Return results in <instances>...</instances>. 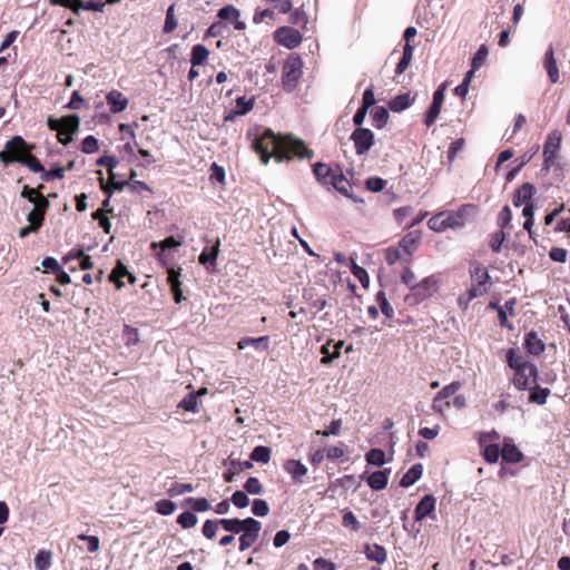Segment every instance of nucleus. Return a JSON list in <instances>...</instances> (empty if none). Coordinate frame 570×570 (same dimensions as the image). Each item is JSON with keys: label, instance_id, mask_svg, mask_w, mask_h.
Segmentation results:
<instances>
[{"label": "nucleus", "instance_id": "e2e57ef3", "mask_svg": "<svg viewBox=\"0 0 570 570\" xmlns=\"http://www.w3.org/2000/svg\"><path fill=\"white\" fill-rule=\"evenodd\" d=\"M77 539L87 541V550L91 553L97 552L100 547V540L97 535L78 534Z\"/></svg>", "mask_w": 570, "mask_h": 570}, {"label": "nucleus", "instance_id": "338daca9", "mask_svg": "<svg viewBox=\"0 0 570 570\" xmlns=\"http://www.w3.org/2000/svg\"><path fill=\"white\" fill-rule=\"evenodd\" d=\"M81 150L85 154H92L98 150V139L94 136H87L81 144Z\"/></svg>", "mask_w": 570, "mask_h": 570}, {"label": "nucleus", "instance_id": "13d9d810", "mask_svg": "<svg viewBox=\"0 0 570 570\" xmlns=\"http://www.w3.org/2000/svg\"><path fill=\"white\" fill-rule=\"evenodd\" d=\"M244 489L249 494H261L263 492V485L256 476H250L244 484Z\"/></svg>", "mask_w": 570, "mask_h": 570}, {"label": "nucleus", "instance_id": "b1692460", "mask_svg": "<svg viewBox=\"0 0 570 570\" xmlns=\"http://www.w3.org/2000/svg\"><path fill=\"white\" fill-rule=\"evenodd\" d=\"M364 552L368 560L375 561L379 564L384 563L387 559V552L385 548L377 543L366 544Z\"/></svg>", "mask_w": 570, "mask_h": 570}, {"label": "nucleus", "instance_id": "de8ad7c7", "mask_svg": "<svg viewBox=\"0 0 570 570\" xmlns=\"http://www.w3.org/2000/svg\"><path fill=\"white\" fill-rule=\"evenodd\" d=\"M186 503L196 512H205L210 509V504L206 498H188Z\"/></svg>", "mask_w": 570, "mask_h": 570}, {"label": "nucleus", "instance_id": "5701e85b", "mask_svg": "<svg viewBox=\"0 0 570 570\" xmlns=\"http://www.w3.org/2000/svg\"><path fill=\"white\" fill-rule=\"evenodd\" d=\"M330 187L335 188L346 197H351L350 190L352 186L348 179L344 176L340 166H337V170H335L334 177L331 179Z\"/></svg>", "mask_w": 570, "mask_h": 570}, {"label": "nucleus", "instance_id": "1a4fd4ad", "mask_svg": "<svg viewBox=\"0 0 570 570\" xmlns=\"http://www.w3.org/2000/svg\"><path fill=\"white\" fill-rule=\"evenodd\" d=\"M303 73V60L296 55L292 53L285 60L282 70V82L286 91H293Z\"/></svg>", "mask_w": 570, "mask_h": 570}, {"label": "nucleus", "instance_id": "a211bd4d", "mask_svg": "<svg viewBox=\"0 0 570 570\" xmlns=\"http://www.w3.org/2000/svg\"><path fill=\"white\" fill-rule=\"evenodd\" d=\"M107 104L110 106L112 114L124 111L128 106L127 97L119 90L112 89L106 96Z\"/></svg>", "mask_w": 570, "mask_h": 570}, {"label": "nucleus", "instance_id": "7ed1b4c3", "mask_svg": "<svg viewBox=\"0 0 570 570\" xmlns=\"http://www.w3.org/2000/svg\"><path fill=\"white\" fill-rule=\"evenodd\" d=\"M507 362L514 370V385L520 390H528L529 402H534V365L523 361V357L513 348L508 351Z\"/></svg>", "mask_w": 570, "mask_h": 570}, {"label": "nucleus", "instance_id": "0e129e2a", "mask_svg": "<svg viewBox=\"0 0 570 570\" xmlns=\"http://www.w3.org/2000/svg\"><path fill=\"white\" fill-rule=\"evenodd\" d=\"M98 166L108 168L109 175L114 177V168L118 165V159L115 156L104 155L97 160Z\"/></svg>", "mask_w": 570, "mask_h": 570}, {"label": "nucleus", "instance_id": "4d7b16f0", "mask_svg": "<svg viewBox=\"0 0 570 570\" xmlns=\"http://www.w3.org/2000/svg\"><path fill=\"white\" fill-rule=\"evenodd\" d=\"M289 22L292 24L302 26L303 28L306 27L308 22L306 12L301 8L295 9L289 16Z\"/></svg>", "mask_w": 570, "mask_h": 570}, {"label": "nucleus", "instance_id": "7c9ffc66", "mask_svg": "<svg viewBox=\"0 0 570 570\" xmlns=\"http://www.w3.org/2000/svg\"><path fill=\"white\" fill-rule=\"evenodd\" d=\"M501 456L505 462L517 463L522 460L523 455L515 445L505 443L501 450Z\"/></svg>", "mask_w": 570, "mask_h": 570}, {"label": "nucleus", "instance_id": "58836bf2", "mask_svg": "<svg viewBox=\"0 0 570 570\" xmlns=\"http://www.w3.org/2000/svg\"><path fill=\"white\" fill-rule=\"evenodd\" d=\"M250 460L261 463H267L271 460V449L258 445L250 453Z\"/></svg>", "mask_w": 570, "mask_h": 570}, {"label": "nucleus", "instance_id": "ea45409f", "mask_svg": "<svg viewBox=\"0 0 570 570\" xmlns=\"http://www.w3.org/2000/svg\"><path fill=\"white\" fill-rule=\"evenodd\" d=\"M488 53V47L485 45H481L471 61V70H473V72L484 65Z\"/></svg>", "mask_w": 570, "mask_h": 570}, {"label": "nucleus", "instance_id": "5fc2aeb1", "mask_svg": "<svg viewBox=\"0 0 570 570\" xmlns=\"http://www.w3.org/2000/svg\"><path fill=\"white\" fill-rule=\"evenodd\" d=\"M26 167H28L33 173H42L43 166L41 165L40 160L32 155V151H29L27 157L24 158L23 163L21 164Z\"/></svg>", "mask_w": 570, "mask_h": 570}, {"label": "nucleus", "instance_id": "4be33fe9", "mask_svg": "<svg viewBox=\"0 0 570 570\" xmlns=\"http://www.w3.org/2000/svg\"><path fill=\"white\" fill-rule=\"evenodd\" d=\"M179 276H180V269H178V271H176L175 268L168 269L167 283L170 286V291L174 295L175 303H177V304H179L184 299H186L183 296V289H181V283L179 281Z\"/></svg>", "mask_w": 570, "mask_h": 570}, {"label": "nucleus", "instance_id": "4468645a", "mask_svg": "<svg viewBox=\"0 0 570 570\" xmlns=\"http://www.w3.org/2000/svg\"><path fill=\"white\" fill-rule=\"evenodd\" d=\"M262 530V523L258 520L253 521V525L246 528L238 538L239 541V551L244 552L249 549L259 538V532Z\"/></svg>", "mask_w": 570, "mask_h": 570}, {"label": "nucleus", "instance_id": "a19ab883", "mask_svg": "<svg viewBox=\"0 0 570 570\" xmlns=\"http://www.w3.org/2000/svg\"><path fill=\"white\" fill-rule=\"evenodd\" d=\"M20 195L33 205L40 203L41 198H47L41 191H39V188H31L27 185L23 186Z\"/></svg>", "mask_w": 570, "mask_h": 570}, {"label": "nucleus", "instance_id": "680f3d73", "mask_svg": "<svg viewBox=\"0 0 570 570\" xmlns=\"http://www.w3.org/2000/svg\"><path fill=\"white\" fill-rule=\"evenodd\" d=\"M441 108H442V106H439L436 104H431V106L429 107V109L425 114V118H424L425 126L431 127L435 122L436 118L440 115Z\"/></svg>", "mask_w": 570, "mask_h": 570}, {"label": "nucleus", "instance_id": "412c9836", "mask_svg": "<svg viewBox=\"0 0 570 570\" xmlns=\"http://www.w3.org/2000/svg\"><path fill=\"white\" fill-rule=\"evenodd\" d=\"M391 474V469H383L380 471H375L367 476V484L374 491H380L386 488L389 478Z\"/></svg>", "mask_w": 570, "mask_h": 570}, {"label": "nucleus", "instance_id": "a18cd8bd", "mask_svg": "<svg viewBox=\"0 0 570 570\" xmlns=\"http://www.w3.org/2000/svg\"><path fill=\"white\" fill-rule=\"evenodd\" d=\"M461 383L459 381H454L448 385H445L438 394L435 395L438 400L448 401L452 395H454L460 389Z\"/></svg>", "mask_w": 570, "mask_h": 570}, {"label": "nucleus", "instance_id": "2eb2a0df", "mask_svg": "<svg viewBox=\"0 0 570 570\" xmlns=\"http://www.w3.org/2000/svg\"><path fill=\"white\" fill-rule=\"evenodd\" d=\"M254 518H246V519H222V528L232 533V534H240L243 531L246 530V528L253 525Z\"/></svg>", "mask_w": 570, "mask_h": 570}, {"label": "nucleus", "instance_id": "bf43d9fd", "mask_svg": "<svg viewBox=\"0 0 570 570\" xmlns=\"http://www.w3.org/2000/svg\"><path fill=\"white\" fill-rule=\"evenodd\" d=\"M342 524L345 528L352 529L353 531H358L361 529V523L352 511H346L343 514Z\"/></svg>", "mask_w": 570, "mask_h": 570}, {"label": "nucleus", "instance_id": "6e6552de", "mask_svg": "<svg viewBox=\"0 0 570 570\" xmlns=\"http://www.w3.org/2000/svg\"><path fill=\"white\" fill-rule=\"evenodd\" d=\"M533 185L530 183H525L522 186H520L514 195H513V205L519 207L521 205H524L522 214L525 217V220L523 223V228L528 232L529 237L532 238V224H533V204L531 202L532 195H533Z\"/></svg>", "mask_w": 570, "mask_h": 570}, {"label": "nucleus", "instance_id": "4c0bfd02", "mask_svg": "<svg viewBox=\"0 0 570 570\" xmlns=\"http://www.w3.org/2000/svg\"><path fill=\"white\" fill-rule=\"evenodd\" d=\"M365 459L368 464L381 466L385 463V452L382 449H371Z\"/></svg>", "mask_w": 570, "mask_h": 570}, {"label": "nucleus", "instance_id": "9d476101", "mask_svg": "<svg viewBox=\"0 0 570 570\" xmlns=\"http://www.w3.org/2000/svg\"><path fill=\"white\" fill-rule=\"evenodd\" d=\"M355 153L358 156L365 155L374 145V134L368 128L357 127L351 135Z\"/></svg>", "mask_w": 570, "mask_h": 570}, {"label": "nucleus", "instance_id": "e433bc0d", "mask_svg": "<svg viewBox=\"0 0 570 570\" xmlns=\"http://www.w3.org/2000/svg\"><path fill=\"white\" fill-rule=\"evenodd\" d=\"M51 551L40 550L35 558L37 570H47L51 566Z\"/></svg>", "mask_w": 570, "mask_h": 570}, {"label": "nucleus", "instance_id": "49530a36", "mask_svg": "<svg viewBox=\"0 0 570 570\" xmlns=\"http://www.w3.org/2000/svg\"><path fill=\"white\" fill-rule=\"evenodd\" d=\"M197 521H198L197 517L193 512H189V511L183 512L177 518V523L183 529H190V528L195 527L197 524Z\"/></svg>", "mask_w": 570, "mask_h": 570}, {"label": "nucleus", "instance_id": "3c124183", "mask_svg": "<svg viewBox=\"0 0 570 570\" xmlns=\"http://www.w3.org/2000/svg\"><path fill=\"white\" fill-rule=\"evenodd\" d=\"M511 217V209L505 205L498 215L497 223L499 228L502 230L508 229L510 227Z\"/></svg>", "mask_w": 570, "mask_h": 570}, {"label": "nucleus", "instance_id": "864d4df0", "mask_svg": "<svg viewBox=\"0 0 570 570\" xmlns=\"http://www.w3.org/2000/svg\"><path fill=\"white\" fill-rule=\"evenodd\" d=\"M217 16L222 20H237V18H239V16H240V12L237 8L229 4V6L223 7L218 11Z\"/></svg>", "mask_w": 570, "mask_h": 570}, {"label": "nucleus", "instance_id": "a878e982", "mask_svg": "<svg viewBox=\"0 0 570 570\" xmlns=\"http://www.w3.org/2000/svg\"><path fill=\"white\" fill-rule=\"evenodd\" d=\"M423 473V465L421 463H416L411 466V469L402 476L400 481V485L403 488H409L413 485Z\"/></svg>", "mask_w": 570, "mask_h": 570}, {"label": "nucleus", "instance_id": "6e6d98bb", "mask_svg": "<svg viewBox=\"0 0 570 570\" xmlns=\"http://www.w3.org/2000/svg\"><path fill=\"white\" fill-rule=\"evenodd\" d=\"M352 273L360 281L364 288H367L370 285V277L367 272L358 266L355 262H352Z\"/></svg>", "mask_w": 570, "mask_h": 570}, {"label": "nucleus", "instance_id": "9b49d317", "mask_svg": "<svg viewBox=\"0 0 570 570\" xmlns=\"http://www.w3.org/2000/svg\"><path fill=\"white\" fill-rule=\"evenodd\" d=\"M50 204L47 198H41L40 203L33 205L32 210L28 214L27 220L29 222V226L22 228L20 232L21 236H24L30 230H37L42 226L45 220V214L49 208Z\"/></svg>", "mask_w": 570, "mask_h": 570}, {"label": "nucleus", "instance_id": "ddd939ff", "mask_svg": "<svg viewBox=\"0 0 570 570\" xmlns=\"http://www.w3.org/2000/svg\"><path fill=\"white\" fill-rule=\"evenodd\" d=\"M80 126V118L77 115H69L62 117V124L58 130V141L65 146L71 142L72 135L78 131Z\"/></svg>", "mask_w": 570, "mask_h": 570}, {"label": "nucleus", "instance_id": "c85d7f7f", "mask_svg": "<svg viewBox=\"0 0 570 570\" xmlns=\"http://www.w3.org/2000/svg\"><path fill=\"white\" fill-rule=\"evenodd\" d=\"M413 51L414 47L411 43H404L402 58L400 59L395 68L396 75H401L407 69L413 59Z\"/></svg>", "mask_w": 570, "mask_h": 570}, {"label": "nucleus", "instance_id": "473e14b6", "mask_svg": "<svg viewBox=\"0 0 570 570\" xmlns=\"http://www.w3.org/2000/svg\"><path fill=\"white\" fill-rule=\"evenodd\" d=\"M209 56V50L203 45H195L191 49L190 62L193 67L200 66Z\"/></svg>", "mask_w": 570, "mask_h": 570}, {"label": "nucleus", "instance_id": "c756f323", "mask_svg": "<svg viewBox=\"0 0 570 570\" xmlns=\"http://www.w3.org/2000/svg\"><path fill=\"white\" fill-rule=\"evenodd\" d=\"M128 273L129 272L127 267L120 261H118L116 267L109 275V281L112 282L118 289H120L125 286L122 278L126 277Z\"/></svg>", "mask_w": 570, "mask_h": 570}, {"label": "nucleus", "instance_id": "f8f14e48", "mask_svg": "<svg viewBox=\"0 0 570 570\" xmlns=\"http://www.w3.org/2000/svg\"><path fill=\"white\" fill-rule=\"evenodd\" d=\"M274 39L287 49H295L302 43L303 36L292 27H279L274 33Z\"/></svg>", "mask_w": 570, "mask_h": 570}, {"label": "nucleus", "instance_id": "79ce46f5", "mask_svg": "<svg viewBox=\"0 0 570 570\" xmlns=\"http://www.w3.org/2000/svg\"><path fill=\"white\" fill-rule=\"evenodd\" d=\"M176 508H177L176 503L170 500H167V499L159 500L155 503L156 512L161 515L173 514L175 512Z\"/></svg>", "mask_w": 570, "mask_h": 570}, {"label": "nucleus", "instance_id": "603ef678", "mask_svg": "<svg viewBox=\"0 0 570 570\" xmlns=\"http://www.w3.org/2000/svg\"><path fill=\"white\" fill-rule=\"evenodd\" d=\"M66 168L65 167H56L50 170H46L41 173L42 181H51L53 179H61L65 177Z\"/></svg>", "mask_w": 570, "mask_h": 570}, {"label": "nucleus", "instance_id": "f704fd0d", "mask_svg": "<svg viewBox=\"0 0 570 570\" xmlns=\"http://www.w3.org/2000/svg\"><path fill=\"white\" fill-rule=\"evenodd\" d=\"M219 522H222V519L206 520L202 528L203 535L208 540L215 539L218 529L222 528Z\"/></svg>", "mask_w": 570, "mask_h": 570}, {"label": "nucleus", "instance_id": "8fccbe9b", "mask_svg": "<svg viewBox=\"0 0 570 570\" xmlns=\"http://www.w3.org/2000/svg\"><path fill=\"white\" fill-rule=\"evenodd\" d=\"M376 302L380 304V308L386 317H389V318L393 317L394 309L387 302L385 293L383 291L377 292Z\"/></svg>", "mask_w": 570, "mask_h": 570}, {"label": "nucleus", "instance_id": "c9c22d12", "mask_svg": "<svg viewBox=\"0 0 570 570\" xmlns=\"http://www.w3.org/2000/svg\"><path fill=\"white\" fill-rule=\"evenodd\" d=\"M178 409H183L187 412H198V400L195 392L188 393L178 404Z\"/></svg>", "mask_w": 570, "mask_h": 570}, {"label": "nucleus", "instance_id": "cd10ccee", "mask_svg": "<svg viewBox=\"0 0 570 570\" xmlns=\"http://www.w3.org/2000/svg\"><path fill=\"white\" fill-rule=\"evenodd\" d=\"M490 435H484L480 439V444L484 448L483 449V456L489 463H495L500 455L501 450L498 444H485V439Z\"/></svg>", "mask_w": 570, "mask_h": 570}, {"label": "nucleus", "instance_id": "6ab92c4d", "mask_svg": "<svg viewBox=\"0 0 570 570\" xmlns=\"http://www.w3.org/2000/svg\"><path fill=\"white\" fill-rule=\"evenodd\" d=\"M337 166L331 167L325 163H316L313 166V173L316 179L323 185L330 188V183L332 177H334L335 170H337Z\"/></svg>", "mask_w": 570, "mask_h": 570}, {"label": "nucleus", "instance_id": "774afa93", "mask_svg": "<svg viewBox=\"0 0 570 570\" xmlns=\"http://www.w3.org/2000/svg\"><path fill=\"white\" fill-rule=\"evenodd\" d=\"M233 504L239 509L246 508L249 504L247 494L243 491H235L230 498Z\"/></svg>", "mask_w": 570, "mask_h": 570}, {"label": "nucleus", "instance_id": "0eeeda50", "mask_svg": "<svg viewBox=\"0 0 570 570\" xmlns=\"http://www.w3.org/2000/svg\"><path fill=\"white\" fill-rule=\"evenodd\" d=\"M439 287V279L433 275L428 276L410 287V293L405 295L404 302L407 306H416L438 293Z\"/></svg>", "mask_w": 570, "mask_h": 570}, {"label": "nucleus", "instance_id": "39448f33", "mask_svg": "<svg viewBox=\"0 0 570 570\" xmlns=\"http://www.w3.org/2000/svg\"><path fill=\"white\" fill-rule=\"evenodd\" d=\"M473 208L472 205H463L458 210H444L433 215L428 226L430 229L442 233L446 229H458L465 225L466 209Z\"/></svg>", "mask_w": 570, "mask_h": 570}, {"label": "nucleus", "instance_id": "72a5a7b5", "mask_svg": "<svg viewBox=\"0 0 570 570\" xmlns=\"http://www.w3.org/2000/svg\"><path fill=\"white\" fill-rule=\"evenodd\" d=\"M389 111L385 107L379 106L372 112L373 126L377 129H382L389 120Z\"/></svg>", "mask_w": 570, "mask_h": 570}, {"label": "nucleus", "instance_id": "f257e3e1", "mask_svg": "<svg viewBox=\"0 0 570 570\" xmlns=\"http://www.w3.org/2000/svg\"><path fill=\"white\" fill-rule=\"evenodd\" d=\"M252 147L264 165H267L272 157L276 161L291 160L293 157L312 158L314 153L306 144L293 135H276L272 129L266 128L256 137Z\"/></svg>", "mask_w": 570, "mask_h": 570}, {"label": "nucleus", "instance_id": "423d86ee", "mask_svg": "<svg viewBox=\"0 0 570 570\" xmlns=\"http://www.w3.org/2000/svg\"><path fill=\"white\" fill-rule=\"evenodd\" d=\"M35 149V145L28 144L21 136H13L0 151V161L3 166L13 163L22 164L29 151Z\"/></svg>", "mask_w": 570, "mask_h": 570}, {"label": "nucleus", "instance_id": "052dcab7", "mask_svg": "<svg viewBox=\"0 0 570 570\" xmlns=\"http://www.w3.org/2000/svg\"><path fill=\"white\" fill-rule=\"evenodd\" d=\"M252 511L256 517H265L269 512V507L265 500L255 499L253 501Z\"/></svg>", "mask_w": 570, "mask_h": 570}, {"label": "nucleus", "instance_id": "09e8293b", "mask_svg": "<svg viewBox=\"0 0 570 570\" xmlns=\"http://www.w3.org/2000/svg\"><path fill=\"white\" fill-rule=\"evenodd\" d=\"M218 253L219 252H202L199 255V263L203 264L208 271H214Z\"/></svg>", "mask_w": 570, "mask_h": 570}, {"label": "nucleus", "instance_id": "393cba45", "mask_svg": "<svg viewBox=\"0 0 570 570\" xmlns=\"http://www.w3.org/2000/svg\"><path fill=\"white\" fill-rule=\"evenodd\" d=\"M238 348L244 350L245 347L252 345L256 350L266 351L269 346V336H261L257 338L254 337H243L238 343Z\"/></svg>", "mask_w": 570, "mask_h": 570}, {"label": "nucleus", "instance_id": "37998d69", "mask_svg": "<svg viewBox=\"0 0 570 570\" xmlns=\"http://www.w3.org/2000/svg\"><path fill=\"white\" fill-rule=\"evenodd\" d=\"M193 490H194V487H193L191 483L175 482L167 490V494L170 498H175V497H178V495H183V494H185L187 492H191Z\"/></svg>", "mask_w": 570, "mask_h": 570}, {"label": "nucleus", "instance_id": "aec40b11", "mask_svg": "<svg viewBox=\"0 0 570 570\" xmlns=\"http://www.w3.org/2000/svg\"><path fill=\"white\" fill-rule=\"evenodd\" d=\"M284 470L291 475L295 483H302L307 474V468L298 460L289 459L284 463Z\"/></svg>", "mask_w": 570, "mask_h": 570}, {"label": "nucleus", "instance_id": "69168bd1", "mask_svg": "<svg viewBox=\"0 0 570 570\" xmlns=\"http://www.w3.org/2000/svg\"><path fill=\"white\" fill-rule=\"evenodd\" d=\"M209 179L212 181H218L220 184L225 183V169L219 166L217 163H213L210 166V176Z\"/></svg>", "mask_w": 570, "mask_h": 570}, {"label": "nucleus", "instance_id": "bb28decb", "mask_svg": "<svg viewBox=\"0 0 570 570\" xmlns=\"http://www.w3.org/2000/svg\"><path fill=\"white\" fill-rule=\"evenodd\" d=\"M76 262L77 266L81 269H89L92 267V262L89 256L85 255V252H73L63 257V263L69 264Z\"/></svg>", "mask_w": 570, "mask_h": 570}, {"label": "nucleus", "instance_id": "f3484780", "mask_svg": "<svg viewBox=\"0 0 570 570\" xmlns=\"http://www.w3.org/2000/svg\"><path fill=\"white\" fill-rule=\"evenodd\" d=\"M435 510V498L431 494L424 495L414 510L416 521H422Z\"/></svg>", "mask_w": 570, "mask_h": 570}, {"label": "nucleus", "instance_id": "dca6fc26", "mask_svg": "<svg viewBox=\"0 0 570 570\" xmlns=\"http://www.w3.org/2000/svg\"><path fill=\"white\" fill-rule=\"evenodd\" d=\"M543 68L548 73L549 80L552 83H557L560 80V73L559 68L557 65V60L554 58L553 48L549 47V49L546 51L543 61H542Z\"/></svg>", "mask_w": 570, "mask_h": 570}, {"label": "nucleus", "instance_id": "20e7f679", "mask_svg": "<svg viewBox=\"0 0 570 570\" xmlns=\"http://www.w3.org/2000/svg\"><path fill=\"white\" fill-rule=\"evenodd\" d=\"M470 273L471 286L458 297V305L463 312L469 308L472 299L484 296L492 286L491 277L485 267L478 264Z\"/></svg>", "mask_w": 570, "mask_h": 570}, {"label": "nucleus", "instance_id": "c03bdc74", "mask_svg": "<svg viewBox=\"0 0 570 570\" xmlns=\"http://www.w3.org/2000/svg\"><path fill=\"white\" fill-rule=\"evenodd\" d=\"M106 6V2H104L102 0H90V1H82L80 0V2H77V13H79V11L81 9L83 10H88V11H99V12H102L104 11V8Z\"/></svg>", "mask_w": 570, "mask_h": 570}, {"label": "nucleus", "instance_id": "2f4dec72", "mask_svg": "<svg viewBox=\"0 0 570 570\" xmlns=\"http://www.w3.org/2000/svg\"><path fill=\"white\" fill-rule=\"evenodd\" d=\"M412 99L410 94H402L389 101L392 111L400 112L411 106Z\"/></svg>", "mask_w": 570, "mask_h": 570}, {"label": "nucleus", "instance_id": "f03ea898", "mask_svg": "<svg viewBox=\"0 0 570 570\" xmlns=\"http://www.w3.org/2000/svg\"><path fill=\"white\" fill-rule=\"evenodd\" d=\"M562 135L559 130L551 131L543 145L542 175H551L552 183H561L564 178L563 164L560 157Z\"/></svg>", "mask_w": 570, "mask_h": 570}]
</instances>
